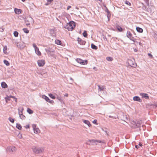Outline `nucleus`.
Here are the masks:
<instances>
[{"mask_svg":"<svg viewBox=\"0 0 157 157\" xmlns=\"http://www.w3.org/2000/svg\"><path fill=\"white\" fill-rule=\"evenodd\" d=\"M33 151L35 154H40L42 153L44 151V149L42 147H38L33 146L32 148Z\"/></svg>","mask_w":157,"mask_h":157,"instance_id":"nucleus-1","label":"nucleus"},{"mask_svg":"<svg viewBox=\"0 0 157 157\" xmlns=\"http://www.w3.org/2000/svg\"><path fill=\"white\" fill-rule=\"evenodd\" d=\"M26 25L27 26L30 25L31 24H33L34 23L33 18L30 16H27L25 19Z\"/></svg>","mask_w":157,"mask_h":157,"instance_id":"nucleus-2","label":"nucleus"},{"mask_svg":"<svg viewBox=\"0 0 157 157\" xmlns=\"http://www.w3.org/2000/svg\"><path fill=\"white\" fill-rule=\"evenodd\" d=\"M75 24L73 21L69 22L66 26V28L69 31H72L75 27Z\"/></svg>","mask_w":157,"mask_h":157,"instance_id":"nucleus-3","label":"nucleus"},{"mask_svg":"<svg viewBox=\"0 0 157 157\" xmlns=\"http://www.w3.org/2000/svg\"><path fill=\"white\" fill-rule=\"evenodd\" d=\"M17 150L16 147H15L9 146L6 149L7 151L9 152L10 153H14Z\"/></svg>","mask_w":157,"mask_h":157,"instance_id":"nucleus-4","label":"nucleus"},{"mask_svg":"<svg viewBox=\"0 0 157 157\" xmlns=\"http://www.w3.org/2000/svg\"><path fill=\"white\" fill-rule=\"evenodd\" d=\"M128 65L132 67H135L136 66V64L135 63L134 59L132 60L129 59L127 61Z\"/></svg>","mask_w":157,"mask_h":157,"instance_id":"nucleus-5","label":"nucleus"},{"mask_svg":"<svg viewBox=\"0 0 157 157\" xmlns=\"http://www.w3.org/2000/svg\"><path fill=\"white\" fill-rule=\"evenodd\" d=\"M127 36L130 40L133 41L134 42L135 41V38L132 36V34L129 31H128L127 33Z\"/></svg>","mask_w":157,"mask_h":157,"instance_id":"nucleus-6","label":"nucleus"},{"mask_svg":"<svg viewBox=\"0 0 157 157\" xmlns=\"http://www.w3.org/2000/svg\"><path fill=\"white\" fill-rule=\"evenodd\" d=\"M45 50L48 54H49L52 56H53V55L51 53L52 52H54L55 51L54 49L52 48H45Z\"/></svg>","mask_w":157,"mask_h":157,"instance_id":"nucleus-7","label":"nucleus"},{"mask_svg":"<svg viewBox=\"0 0 157 157\" xmlns=\"http://www.w3.org/2000/svg\"><path fill=\"white\" fill-rule=\"evenodd\" d=\"M45 61L43 59L38 60L37 63L39 67H43L45 64Z\"/></svg>","mask_w":157,"mask_h":157,"instance_id":"nucleus-8","label":"nucleus"},{"mask_svg":"<svg viewBox=\"0 0 157 157\" xmlns=\"http://www.w3.org/2000/svg\"><path fill=\"white\" fill-rule=\"evenodd\" d=\"M78 43L81 45H84L85 44L86 42L85 40H82L81 38L78 37L77 40Z\"/></svg>","mask_w":157,"mask_h":157,"instance_id":"nucleus-9","label":"nucleus"},{"mask_svg":"<svg viewBox=\"0 0 157 157\" xmlns=\"http://www.w3.org/2000/svg\"><path fill=\"white\" fill-rule=\"evenodd\" d=\"M17 46L19 48L23 49L25 46V44L23 43H17Z\"/></svg>","mask_w":157,"mask_h":157,"instance_id":"nucleus-10","label":"nucleus"},{"mask_svg":"<svg viewBox=\"0 0 157 157\" xmlns=\"http://www.w3.org/2000/svg\"><path fill=\"white\" fill-rule=\"evenodd\" d=\"M43 98L45 99V100L47 102L52 103L53 102V100H50L49 98L47 96L44 95L43 96Z\"/></svg>","mask_w":157,"mask_h":157,"instance_id":"nucleus-11","label":"nucleus"},{"mask_svg":"<svg viewBox=\"0 0 157 157\" xmlns=\"http://www.w3.org/2000/svg\"><path fill=\"white\" fill-rule=\"evenodd\" d=\"M89 142H90V144H93V143H95L96 142H97L100 143H103V141H102L101 140H90L89 141ZM89 144H90V143Z\"/></svg>","mask_w":157,"mask_h":157,"instance_id":"nucleus-12","label":"nucleus"},{"mask_svg":"<svg viewBox=\"0 0 157 157\" xmlns=\"http://www.w3.org/2000/svg\"><path fill=\"white\" fill-rule=\"evenodd\" d=\"M140 95L143 98H144L146 99H148L149 97L148 95L146 93H140Z\"/></svg>","mask_w":157,"mask_h":157,"instance_id":"nucleus-13","label":"nucleus"},{"mask_svg":"<svg viewBox=\"0 0 157 157\" xmlns=\"http://www.w3.org/2000/svg\"><path fill=\"white\" fill-rule=\"evenodd\" d=\"M133 100L135 101H138L140 102L142 101V100L140 98L137 96H135L133 98Z\"/></svg>","mask_w":157,"mask_h":157,"instance_id":"nucleus-14","label":"nucleus"},{"mask_svg":"<svg viewBox=\"0 0 157 157\" xmlns=\"http://www.w3.org/2000/svg\"><path fill=\"white\" fill-rule=\"evenodd\" d=\"M14 12L17 14H19L21 13V10L20 9H18L17 8L14 9Z\"/></svg>","mask_w":157,"mask_h":157,"instance_id":"nucleus-15","label":"nucleus"},{"mask_svg":"<svg viewBox=\"0 0 157 157\" xmlns=\"http://www.w3.org/2000/svg\"><path fill=\"white\" fill-rule=\"evenodd\" d=\"M82 121H83V122L85 124L87 125L89 127H90L91 126V125L90 124V123L89 121L83 120Z\"/></svg>","mask_w":157,"mask_h":157,"instance_id":"nucleus-16","label":"nucleus"},{"mask_svg":"<svg viewBox=\"0 0 157 157\" xmlns=\"http://www.w3.org/2000/svg\"><path fill=\"white\" fill-rule=\"evenodd\" d=\"M136 125V128H138L140 127L141 125V121H138L136 122H135Z\"/></svg>","mask_w":157,"mask_h":157,"instance_id":"nucleus-17","label":"nucleus"},{"mask_svg":"<svg viewBox=\"0 0 157 157\" xmlns=\"http://www.w3.org/2000/svg\"><path fill=\"white\" fill-rule=\"evenodd\" d=\"M1 86L2 88H5L8 87L7 84L5 82H2L1 84Z\"/></svg>","mask_w":157,"mask_h":157,"instance_id":"nucleus-18","label":"nucleus"},{"mask_svg":"<svg viewBox=\"0 0 157 157\" xmlns=\"http://www.w3.org/2000/svg\"><path fill=\"white\" fill-rule=\"evenodd\" d=\"M18 114L19 115L22 114H23V111L24 110L23 107L20 108L18 109Z\"/></svg>","mask_w":157,"mask_h":157,"instance_id":"nucleus-19","label":"nucleus"},{"mask_svg":"<svg viewBox=\"0 0 157 157\" xmlns=\"http://www.w3.org/2000/svg\"><path fill=\"white\" fill-rule=\"evenodd\" d=\"M136 30L138 32L140 33H142L143 32V29L139 27H136Z\"/></svg>","mask_w":157,"mask_h":157,"instance_id":"nucleus-20","label":"nucleus"},{"mask_svg":"<svg viewBox=\"0 0 157 157\" xmlns=\"http://www.w3.org/2000/svg\"><path fill=\"white\" fill-rule=\"evenodd\" d=\"M35 52L36 54H37L38 56H40L41 54V53L39 50V48H38L37 49H36L35 50Z\"/></svg>","mask_w":157,"mask_h":157,"instance_id":"nucleus-21","label":"nucleus"},{"mask_svg":"<svg viewBox=\"0 0 157 157\" xmlns=\"http://www.w3.org/2000/svg\"><path fill=\"white\" fill-rule=\"evenodd\" d=\"M49 31L50 33L52 36H55V33L54 29H51L49 30Z\"/></svg>","mask_w":157,"mask_h":157,"instance_id":"nucleus-22","label":"nucleus"},{"mask_svg":"<svg viewBox=\"0 0 157 157\" xmlns=\"http://www.w3.org/2000/svg\"><path fill=\"white\" fill-rule=\"evenodd\" d=\"M91 48L94 49L96 50L98 49V47L94 44H91Z\"/></svg>","mask_w":157,"mask_h":157,"instance_id":"nucleus-23","label":"nucleus"},{"mask_svg":"<svg viewBox=\"0 0 157 157\" xmlns=\"http://www.w3.org/2000/svg\"><path fill=\"white\" fill-rule=\"evenodd\" d=\"M16 128L19 130H21L22 128L21 126L19 124L17 123L16 124Z\"/></svg>","mask_w":157,"mask_h":157,"instance_id":"nucleus-24","label":"nucleus"},{"mask_svg":"<svg viewBox=\"0 0 157 157\" xmlns=\"http://www.w3.org/2000/svg\"><path fill=\"white\" fill-rule=\"evenodd\" d=\"M87 63V60H82V61L81 62V64L85 65Z\"/></svg>","mask_w":157,"mask_h":157,"instance_id":"nucleus-25","label":"nucleus"},{"mask_svg":"<svg viewBox=\"0 0 157 157\" xmlns=\"http://www.w3.org/2000/svg\"><path fill=\"white\" fill-rule=\"evenodd\" d=\"M27 112L29 114H31L33 113V111L29 108L27 109Z\"/></svg>","mask_w":157,"mask_h":157,"instance_id":"nucleus-26","label":"nucleus"},{"mask_svg":"<svg viewBox=\"0 0 157 157\" xmlns=\"http://www.w3.org/2000/svg\"><path fill=\"white\" fill-rule=\"evenodd\" d=\"M55 43L58 45H61V42L59 40H55Z\"/></svg>","mask_w":157,"mask_h":157,"instance_id":"nucleus-27","label":"nucleus"},{"mask_svg":"<svg viewBox=\"0 0 157 157\" xmlns=\"http://www.w3.org/2000/svg\"><path fill=\"white\" fill-rule=\"evenodd\" d=\"M98 90L100 91H103L104 90V88L103 86H100L99 85H98Z\"/></svg>","mask_w":157,"mask_h":157,"instance_id":"nucleus-28","label":"nucleus"},{"mask_svg":"<svg viewBox=\"0 0 157 157\" xmlns=\"http://www.w3.org/2000/svg\"><path fill=\"white\" fill-rule=\"evenodd\" d=\"M34 132L36 134L40 132V130L38 128H36L34 130Z\"/></svg>","mask_w":157,"mask_h":157,"instance_id":"nucleus-29","label":"nucleus"},{"mask_svg":"<svg viewBox=\"0 0 157 157\" xmlns=\"http://www.w3.org/2000/svg\"><path fill=\"white\" fill-rule=\"evenodd\" d=\"M102 130L104 131L106 134L107 136H108V133H109V132L107 128L102 129Z\"/></svg>","mask_w":157,"mask_h":157,"instance_id":"nucleus-30","label":"nucleus"},{"mask_svg":"<svg viewBox=\"0 0 157 157\" xmlns=\"http://www.w3.org/2000/svg\"><path fill=\"white\" fill-rule=\"evenodd\" d=\"M8 120H9V121L12 122V123H14V119L13 118H12L11 117H10L9 118Z\"/></svg>","mask_w":157,"mask_h":157,"instance_id":"nucleus-31","label":"nucleus"},{"mask_svg":"<svg viewBox=\"0 0 157 157\" xmlns=\"http://www.w3.org/2000/svg\"><path fill=\"white\" fill-rule=\"evenodd\" d=\"M106 60L109 61H111L113 60V58L110 57H108L106 58Z\"/></svg>","mask_w":157,"mask_h":157,"instance_id":"nucleus-32","label":"nucleus"},{"mask_svg":"<svg viewBox=\"0 0 157 157\" xmlns=\"http://www.w3.org/2000/svg\"><path fill=\"white\" fill-rule=\"evenodd\" d=\"M19 115V117H20V118L21 119H22V120H23V119H25V116L23 114H20V115Z\"/></svg>","mask_w":157,"mask_h":157,"instance_id":"nucleus-33","label":"nucleus"},{"mask_svg":"<svg viewBox=\"0 0 157 157\" xmlns=\"http://www.w3.org/2000/svg\"><path fill=\"white\" fill-rule=\"evenodd\" d=\"M23 30L25 33H29V30L27 28H23Z\"/></svg>","mask_w":157,"mask_h":157,"instance_id":"nucleus-34","label":"nucleus"},{"mask_svg":"<svg viewBox=\"0 0 157 157\" xmlns=\"http://www.w3.org/2000/svg\"><path fill=\"white\" fill-rule=\"evenodd\" d=\"M7 47L6 46H5L4 47L3 51L4 53L6 54L7 53Z\"/></svg>","mask_w":157,"mask_h":157,"instance_id":"nucleus-35","label":"nucleus"},{"mask_svg":"<svg viewBox=\"0 0 157 157\" xmlns=\"http://www.w3.org/2000/svg\"><path fill=\"white\" fill-rule=\"evenodd\" d=\"M4 64H6L7 66H8L10 65V63L8 61L6 60H4Z\"/></svg>","mask_w":157,"mask_h":157,"instance_id":"nucleus-36","label":"nucleus"},{"mask_svg":"<svg viewBox=\"0 0 157 157\" xmlns=\"http://www.w3.org/2000/svg\"><path fill=\"white\" fill-rule=\"evenodd\" d=\"M48 95L51 98L53 99H55L56 98L52 94H49Z\"/></svg>","mask_w":157,"mask_h":157,"instance_id":"nucleus-37","label":"nucleus"},{"mask_svg":"<svg viewBox=\"0 0 157 157\" xmlns=\"http://www.w3.org/2000/svg\"><path fill=\"white\" fill-rule=\"evenodd\" d=\"M82 35L84 37H86L87 36V34L86 31H84L82 33Z\"/></svg>","mask_w":157,"mask_h":157,"instance_id":"nucleus-38","label":"nucleus"},{"mask_svg":"<svg viewBox=\"0 0 157 157\" xmlns=\"http://www.w3.org/2000/svg\"><path fill=\"white\" fill-rule=\"evenodd\" d=\"M13 35L15 37H17L18 36V33L17 32L15 31L13 33Z\"/></svg>","mask_w":157,"mask_h":157,"instance_id":"nucleus-39","label":"nucleus"},{"mask_svg":"<svg viewBox=\"0 0 157 157\" xmlns=\"http://www.w3.org/2000/svg\"><path fill=\"white\" fill-rule=\"evenodd\" d=\"M6 101H10V96L7 95L6 97L5 98Z\"/></svg>","mask_w":157,"mask_h":157,"instance_id":"nucleus-40","label":"nucleus"},{"mask_svg":"<svg viewBox=\"0 0 157 157\" xmlns=\"http://www.w3.org/2000/svg\"><path fill=\"white\" fill-rule=\"evenodd\" d=\"M82 59H76V61L78 63H79L80 64L81 63V62L82 61Z\"/></svg>","mask_w":157,"mask_h":157,"instance_id":"nucleus-41","label":"nucleus"},{"mask_svg":"<svg viewBox=\"0 0 157 157\" xmlns=\"http://www.w3.org/2000/svg\"><path fill=\"white\" fill-rule=\"evenodd\" d=\"M117 30L120 32H121L122 31V28L121 27H120L119 26H118V27H117Z\"/></svg>","mask_w":157,"mask_h":157,"instance_id":"nucleus-42","label":"nucleus"},{"mask_svg":"<svg viewBox=\"0 0 157 157\" xmlns=\"http://www.w3.org/2000/svg\"><path fill=\"white\" fill-rule=\"evenodd\" d=\"M33 47L35 48V50L36 49H37V48H38L35 43H33Z\"/></svg>","mask_w":157,"mask_h":157,"instance_id":"nucleus-43","label":"nucleus"},{"mask_svg":"<svg viewBox=\"0 0 157 157\" xmlns=\"http://www.w3.org/2000/svg\"><path fill=\"white\" fill-rule=\"evenodd\" d=\"M125 3L128 5L129 6H131V4L130 2H129L128 1L126 0L125 2Z\"/></svg>","mask_w":157,"mask_h":157,"instance_id":"nucleus-44","label":"nucleus"},{"mask_svg":"<svg viewBox=\"0 0 157 157\" xmlns=\"http://www.w3.org/2000/svg\"><path fill=\"white\" fill-rule=\"evenodd\" d=\"M57 98L60 101H62V99L59 96H58L57 97Z\"/></svg>","mask_w":157,"mask_h":157,"instance_id":"nucleus-45","label":"nucleus"},{"mask_svg":"<svg viewBox=\"0 0 157 157\" xmlns=\"http://www.w3.org/2000/svg\"><path fill=\"white\" fill-rule=\"evenodd\" d=\"M104 6L106 8V10H105V11L107 12V13H109V12H110L108 10V9L106 7V6L105 5Z\"/></svg>","mask_w":157,"mask_h":157,"instance_id":"nucleus-46","label":"nucleus"},{"mask_svg":"<svg viewBox=\"0 0 157 157\" xmlns=\"http://www.w3.org/2000/svg\"><path fill=\"white\" fill-rule=\"evenodd\" d=\"M93 123H94V124H98L97 123V120H96V119H95V120H94L93 121Z\"/></svg>","mask_w":157,"mask_h":157,"instance_id":"nucleus-47","label":"nucleus"},{"mask_svg":"<svg viewBox=\"0 0 157 157\" xmlns=\"http://www.w3.org/2000/svg\"><path fill=\"white\" fill-rule=\"evenodd\" d=\"M111 16V14L109 12V13H107V17H108V19H109V17H110Z\"/></svg>","mask_w":157,"mask_h":157,"instance_id":"nucleus-48","label":"nucleus"},{"mask_svg":"<svg viewBox=\"0 0 157 157\" xmlns=\"http://www.w3.org/2000/svg\"><path fill=\"white\" fill-rule=\"evenodd\" d=\"M109 117L110 118H113V119H116V117H113L111 115L109 116Z\"/></svg>","mask_w":157,"mask_h":157,"instance_id":"nucleus-49","label":"nucleus"},{"mask_svg":"<svg viewBox=\"0 0 157 157\" xmlns=\"http://www.w3.org/2000/svg\"><path fill=\"white\" fill-rule=\"evenodd\" d=\"M33 130L34 129H35V128H36V124H33Z\"/></svg>","mask_w":157,"mask_h":157,"instance_id":"nucleus-50","label":"nucleus"},{"mask_svg":"<svg viewBox=\"0 0 157 157\" xmlns=\"http://www.w3.org/2000/svg\"><path fill=\"white\" fill-rule=\"evenodd\" d=\"M25 127L26 128L28 129L29 128V125H27L25 126Z\"/></svg>","mask_w":157,"mask_h":157,"instance_id":"nucleus-51","label":"nucleus"},{"mask_svg":"<svg viewBox=\"0 0 157 157\" xmlns=\"http://www.w3.org/2000/svg\"><path fill=\"white\" fill-rule=\"evenodd\" d=\"M51 2H48L47 3L45 4V5L46 6H48L50 4Z\"/></svg>","mask_w":157,"mask_h":157,"instance_id":"nucleus-52","label":"nucleus"},{"mask_svg":"<svg viewBox=\"0 0 157 157\" xmlns=\"http://www.w3.org/2000/svg\"><path fill=\"white\" fill-rule=\"evenodd\" d=\"M148 56L152 58V55H151V53H148Z\"/></svg>","mask_w":157,"mask_h":157,"instance_id":"nucleus-53","label":"nucleus"},{"mask_svg":"<svg viewBox=\"0 0 157 157\" xmlns=\"http://www.w3.org/2000/svg\"><path fill=\"white\" fill-rule=\"evenodd\" d=\"M4 31V29L0 27V31L3 32Z\"/></svg>","mask_w":157,"mask_h":157,"instance_id":"nucleus-54","label":"nucleus"},{"mask_svg":"<svg viewBox=\"0 0 157 157\" xmlns=\"http://www.w3.org/2000/svg\"><path fill=\"white\" fill-rule=\"evenodd\" d=\"M145 2L147 3L148 4L149 3V0H144Z\"/></svg>","mask_w":157,"mask_h":157,"instance_id":"nucleus-55","label":"nucleus"},{"mask_svg":"<svg viewBox=\"0 0 157 157\" xmlns=\"http://www.w3.org/2000/svg\"><path fill=\"white\" fill-rule=\"evenodd\" d=\"M18 136L19 138H21L22 137V136L21 134H19L18 135Z\"/></svg>","mask_w":157,"mask_h":157,"instance_id":"nucleus-56","label":"nucleus"},{"mask_svg":"<svg viewBox=\"0 0 157 157\" xmlns=\"http://www.w3.org/2000/svg\"><path fill=\"white\" fill-rule=\"evenodd\" d=\"M48 2H52L53 1V0H47Z\"/></svg>","mask_w":157,"mask_h":157,"instance_id":"nucleus-57","label":"nucleus"},{"mask_svg":"<svg viewBox=\"0 0 157 157\" xmlns=\"http://www.w3.org/2000/svg\"><path fill=\"white\" fill-rule=\"evenodd\" d=\"M135 147L137 149L138 148H139V145H135Z\"/></svg>","mask_w":157,"mask_h":157,"instance_id":"nucleus-58","label":"nucleus"},{"mask_svg":"<svg viewBox=\"0 0 157 157\" xmlns=\"http://www.w3.org/2000/svg\"><path fill=\"white\" fill-rule=\"evenodd\" d=\"M71 8V6H68L67 7V10H68L69 9Z\"/></svg>","mask_w":157,"mask_h":157,"instance_id":"nucleus-59","label":"nucleus"},{"mask_svg":"<svg viewBox=\"0 0 157 157\" xmlns=\"http://www.w3.org/2000/svg\"><path fill=\"white\" fill-rule=\"evenodd\" d=\"M10 98H15V97L14 96H12V95L10 96Z\"/></svg>","mask_w":157,"mask_h":157,"instance_id":"nucleus-60","label":"nucleus"},{"mask_svg":"<svg viewBox=\"0 0 157 157\" xmlns=\"http://www.w3.org/2000/svg\"><path fill=\"white\" fill-rule=\"evenodd\" d=\"M14 99H15V101L16 102H17V98H16L15 97V98H14Z\"/></svg>","mask_w":157,"mask_h":157,"instance_id":"nucleus-61","label":"nucleus"},{"mask_svg":"<svg viewBox=\"0 0 157 157\" xmlns=\"http://www.w3.org/2000/svg\"><path fill=\"white\" fill-rule=\"evenodd\" d=\"M139 145L140 146H141H141H142V144L141 143H139Z\"/></svg>","mask_w":157,"mask_h":157,"instance_id":"nucleus-62","label":"nucleus"},{"mask_svg":"<svg viewBox=\"0 0 157 157\" xmlns=\"http://www.w3.org/2000/svg\"><path fill=\"white\" fill-rule=\"evenodd\" d=\"M154 106H155V107H157V103L154 105Z\"/></svg>","mask_w":157,"mask_h":157,"instance_id":"nucleus-63","label":"nucleus"},{"mask_svg":"<svg viewBox=\"0 0 157 157\" xmlns=\"http://www.w3.org/2000/svg\"><path fill=\"white\" fill-rule=\"evenodd\" d=\"M68 96V94H66L64 95V96L66 97H67Z\"/></svg>","mask_w":157,"mask_h":157,"instance_id":"nucleus-64","label":"nucleus"}]
</instances>
